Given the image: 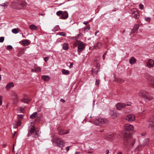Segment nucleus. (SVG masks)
Returning <instances> with one entry per match:
<instances>
[{"label":"nucleus","mask_w":154,"mask_h":154,"mask_svg":"<svg viewBox=\"0 0 154 154\" xmlns=\"http://www.w3.org/2000/svg\"><path fill=\"white\" fill-rule=\"evenodd\" d=\"M106 53H105L103 56V60H104L105 59V55H106Z\"/></svg>","instance_id":"obj_56"},{"label":"nucleus","mask_w":154,"mask_h":154,"mask_svg":"<svg viewBox=\"0 0 154 154\" xmlns=\"http://www.w3.org/2000/svg\"><path fill=\"white\" fill-rule=\"evenodd\" d=\"M95 68H93V69H92V73H93L94 72H95V69H97L96 71V74H97L98 72L100 71V69L99 67H95Z\"/></svg>","instance_id":"obj_31"},{"label":"nucleus","mask_w":154,"mask_h":154,"mask_svg":"<svg viewBox=\"0 0 154 154\" xmlns=\"http://www.w3.org/2000/svg\"><path fill=\"white\" fill-rule=\"evenodd\" d=\"M83 23L85 24L86 25L87 24V21H85Z\"/></svg>","instance_id":"obj_61"},{"label":"nucleus","mask_w":154,"mask_h":154,"mask_svg":"<svg viewBox=\"0 0 154 154\" xmlns=\"http://www.w3.org/2000/svg\"><path fill=\"white\" fill-rule=\"evenodd\" d=\"M136 60L134 57H131L130 59L129 62L131 64H134L136 62Z\"/></svg>","instance_id":"obj_23"},{"label":"nucleus","mask_w":154,"mask_h":154,"mask_svg":"<svg viewBox=\"0 0 154 154\" xmlns=\"http://www.w3.org/2000/svg\"><path fill=\"white\" fill-rule=\"evenodd\" d=\"M8 2H5V3H3L2 4H1L0 6H4V7H7L8 6Z\"/></svg>","instance_id":"obj_43"},{"label":"nucleus","mask_w":154,"mask_h":154,"mask_svg":"<svg viewBox=\"0 0 154 154\" xmlns=\"http://www.w3.org/2000/svg\"><path fill=\"white\" fill-rule=\"evenodd\" d=\"M130 13L132 14V17L136 19H138L140 17L139 13L136 9L131 10Z\"/></svg>","instance_id":"obj_9"},{"label":"nucleus","mask_w":154,"mask_h":154,"mask_svg":"<svg viewBox=\"0 0 154 154\" xmlns=\"http://www.w3.org/2000/svg\"><path fill=\"white\" fill-rule=\"evenodd\" d=\"M133 129V126L129 124H126L124 127V129L125 130L124 139L127 140L128 142H129V140H127V139L129 138V140H130V137H131V135L130 132L132 131Z\"/></svg>","instance_id":"obj_2"},{"label":"nucleus","mask_w":154,"mask_h":154,"mask_svg":"<svg viewBox=\"0 0 154 154\" xmlns=\"http://www.w3.org/2000/svg\"><path fill=\"white\" fill-rule=\"evenodd\" d=\"M24 115H18V119H20L21 120L23 119Z\"/></svg>","instance_id":"obj_39"},{"label":"nucleus","mask_w":154,"mask_h":154,"mask_svg":"<svg viewBox=\"0 0 154 154\" xmlns=\"http://www.w3.org/2000/svg\"><path fill=\"white\" fill-rule=\"evenodd\" d=\"M115 81L119 83H122L124 82L123 80L119 78H116Z\"/></svg>","instance_id":"obj_35"},{"label":"nucleus","mask_w":154,"mask_h":154,"mask_svg":"<svg viewBox=\"0 0 154 154\" xmlns=\"http://www.w3.org/2000/svg\"><path fill=\"white\" fill-rule=\"evenodd\" d=\"M12 48V46L11 45H8L7 47V50H10Z\"/></svg>","instance_id":"obj_44"},{"label":"nucleus","mask_w":154,"mask_h":154,"mask_svg":"<svg viewBox=\"0 0 154 154\" xmlns=\"http://www.w3.org/2000/svg\"><path fill=\"white\" fill-rule=\"evenodd\" d=\"M49 57H47L45 58L44 60L46 62H47L49 60Z\"/></svg>","instance_id":"obj_49"},{"label":"nucleus","mask_w":154,"mask_h":154,"mask_svg":"<svg viewBox=\"0 0 154 154\" xmlns=\"http://www.w3.org/2000/svg\"><path fill=\"white\" fill-rule=\"evenodd\" d=\"M19 112L24 113L25 112L24 109L22 107H20L19 110Z\"/></svg>","instance_id":"obj_42"},{"label":"nucleus","mask_w":154,"mask_h":154,"mask_svg":"<svg viewBox=\"0 0 154 154\" xmlns=\"http://www.w3.org/2000/svg\"><path fill=\"white\" fill-rule=\"evenodd\" d=\"M69 146H68L66 148V150L67 152H68L69 150Z\"/></svg>","instance_id":"obj_54"},{"label":"nucleus","mask_w":154,"mask_h":154,"mask_svg":"<svg viewBox=\"0 0 154 154\" xmlns=\"http://www.w3.org/2000/svg\"><path fill=\"white\" fill-rule=\"evenodd\" d=\"M86 27H85V29H84V32H85L86 31Z\"/></svg>","instance_id":"obj_63"},{"label":"nucleus","mask_w":154,"mask_h":154,"mask_svg":"<svg viewBox=\"0 0 154 154\" xmlns=\"http://www.w3.org/2000/svg\"><path fill=\"white\" fill-rule=\"evenodd\" d=\"M116 107L117 110H121L122 108L125 107V105L124 103H118L116 104Z\"/></svg>","instance_id":"obj_13"},{"label":"nucleus","mask_w":154,"mask_h":154,"mask_svg":"<svg viewBox=\"0 0 154 154\" xmlns=\"http://www.w3.org/2000/svg\"><path fill=\"white\" fill-rule=\"evenodd\" d=\"M125 119L128 122L133 121L135 119V116L134 114H129L126 117Z\"/></svg>","instance_id":"obj_10"},{"label":"nucleus","mask_w":154,"mask_h":154,"mask_svg":"<svg viewBox=\"0 0 154 154\" xmlns=\"http://www.w3.org/2000/svg\"><path fill=\"white\" fill-rule=\"evenodd\" d=\"M20 29L18 28H14L12 29V32L14 34H16L18 32Z\"/></svg>","instance_id":"obj_36"},{"label":"nucleus","mask_w":154,"mask_h":154,"mask_svg":"<svg viewBox=\"0 0 154 154\" xmlns=\"http://www.w3.org/2000/svg\"><path fill=\"white\" fill-rule=\"evenodd\" d=\"M4 40V37H0V42H3Z\"/></svg>","instance_id":"obj_46"},{"label":"nucleus","mask_w":154,"mask_h":154,"mask_svg":"<svg viewBox=\"0 0 154 154\" xmlns=\"http://www.w3.org/2000/svg\"><path fill=\"white\" fill-rule=\"evenodd\" d=\"M142 146H143L142 145H138L136 148L135 150V152H136L137 151H138L139 149H140L141 147Z\"/></svg>","instance_id":"obj_38"},{"label":"nucleus","mask_w":154,"mask_h":154,"mask_svg":"<svg viewBox=\"0 0 154 154\" xmlns=\"http://www.w3.org/2000/svg\"><path fill=\"white\" fill-rule=\"evenodd\" d=\"M145 20L148 22H149L151 20V18L150 17H146L145 18Z\"/></svg>","instance_id":"obj_45"},{"label":"nucleus","mask_w":154,"mask_h":154,"mask_svg":"<svg viewBox=\"0 0 154 154\" xmlns=\"http://www.w3.org/2000/svg\"><path fill=\"white\" fill-rule=\"evenodd\" d=\"M30 100H29L27 98H23L21 99L22 102L26 103H28V102Z\"/></svg>","instance_id":"obj_34"},{"label":"nucleus","mask_w":154,"mask_h":154,"mask_svg":"<svg viewBox=\"0 0 154 154\" xmlns=\"http://www.w3.org/2000/svg\"><path fill=\"white\" fill-rule=\"evenodd\" d=\"M130 140H129V142H128L127 141V140H125L124 139V140L125 141H126V142L128 143H131V146H133L135 143V140H133V139H132V138H131V137H130ZM127 140H129V138H128L127 139Z\"/></svg>","instance_id":"obj_20"},{"label":"nucleus","mask_w":154,"mask_h":154,"mask_svg":"<svg viewBox=\"0 0 154 154\" xmlns=\"http://www.w3.org/2000/svg\"><path fill=\"white\" fill-rule=\"evenodd\" d=\"M139 27V26L138 25L136 24L135 25L133 28L131 29V33H134L135 32L137 31V30L138 29Z\"/></svg>","instance_id":"obj_21"},{"label":"nucleus","mask_w":154,"mask_h":154,"mask_svg":"<svg viewBox=\"0 0 154 154\" xmlns=\"http://www.w3.org/2000/svg\"><path fill=\"white\" fill-rule=\"evenodd\" d=\"M68 17V14L66 11H65L63 12V13L62 14L60 18L62 19H66Z\"/></svg>","instance_id":"obj_17"},{"label":"nucleus","mask_w":154,"mask_h":154,"mask_svg":"<svg viewBox=\"0 0 154 154\" xmlns=\"http://www.w3.org/2000/svg\"><path fill=\"white\" fill-rule=\"evenodd\" d=\"M87 116L91 119V120L88 121L89 122L93 123L97 125L100 126L107 122V120L106 119L96 117L94 116L92 117L91 116L89 115V114L87 115Z\"/></svg>","instance_id":"obj_1"},{"label":"nucleus","mask_w":154,"mask_h":154,"mask_svg":"<svg viewBox=\"0 0 154 154\" xmlns=\"http://www.w3.org/2000/svg\"><path fill=\"white\" fill-rule=\"evenodd\" d=\"M116 136L114 134L110 132L107 134L106 137V139L108 140H111L113 139Z\"/></svg>","instance_id":"obj_11"},{"label":"nucleus","mask_w":154,"mask_h":154,"mask_svg":"<svg viewBox=\"0 0 154 154\" xmlns=\"http://www.w3.org/2000/svg\"><path fill=\"white\" fill-rule=\"evenodd\" d=\"M22 124V120L20 119H18L17 121H15L13 123V127L14 128H17L18 126L21 125Z\"/></svg>","instance_id":"obj_12"},{"label":"nucleus","mask_w":154,"mask_h":154,"mask_svg":"<svg viewBox=\"0 0 154 154\" xmlns=\"http://www.w3.org/2000/svg\"><path fill=\"white\" fill-rule=\"evenodd\" d=\"M22 36L23 38H25V36H24L23 33H22Z\"/></svg>","instance_id":"obj_64"},{"label":"nucleus","mask_w":154,"mask_h":154,"mask_svg":"<svg viewBox=\"0 0 154 154\" xmlns=\"http://www.w3.org/2000/svg\"><path fill=\"white\" fill-rule=\"evenodd\" d=\"M69 129L65 130H64L63 129H60V130H59L58 131L59 134L61 135L68 134L69 133Z\"/></svg>","instance_id":"obj_14"},{"label":"nucleus","mask_w":154,"mask_h":154,"mask_svg":"<svg viewBox=\"0 0 154 154\" xmlns=\"http://www.w3.org/2000/svg\"><path fill=\"white\" fill-rule=\"evenodd\" d=\"M80 152H76L75 153V154H80Z\"/></svg>","instance_id":"obj_60"},{"label":"nucleus","mask_w":154,"mask_h":154,"mask_svg":"<svg viewBox=\"0 0 154 154\" xmlns=\"http://www.w3.org/2000/svg\"><path fill=\"white\" fill-rule=\"evenodd\" d=\"M60 101L63 103H65L66 102L65 100L63 99H60Z\"/></svg>","instance_id":"obj_53"},{"label":"nucleus","mask_w":154,"mask_h":154,"mask_svg":"<svg viewBox=\"0 0 154 154\" xmlns=\"http://www.w3.org/2000/svg\"><path fill=\"white\" fill-rule=\"evenodd\" d=\"M37 116V112H34L30 116V117L31 119H34Z\"/></svg>","instance_id":"obj_27"},{"label":"nucleus","mask_w":154,"mask_h":154,"mask_svg":"<svg viewBox=\"0 0 154 154\" xmlns=\"http://www.w3.org/2000/svg\"><path fill=\"white\" fill-rule=\"evenodd\" d=\"M62 72L63 74L65 75H68L69 73V70L63 69L62 70Z\"/></svg>","instance_id":"obj_33"},{"label":"nucleus","mask_w":154,"mask_h":154,"mask_svg":"<svg viewBox=\"0 0 154 154\" xmlns=\"http://www.w3.org/2000/svg\"><path fill=\"white\" fill-rule=\"evenodd\" d=\"M100 80L98 79H96L95 84L97 86H98L100 84Z\"/></svg>","instance_id":"obj_40"},{"label":"nucleus","mask_w":154,"mask_h":154,"mask_svg":"<svg viewBox=\"0 0 154 154\" xmlns=\"http://www.w3.org/2000/svg\"><path fill=\"white\" fill-rule=\"evenodd\" d=\"M125 107L126 106H129L131 105V102H128V103H125Z\"/></svg>","instance_id":"obj_50"},{"label":"nucleus","mask_w":154,"mask_h":154,"mask_svg":"<svg viewBox=\"0 0 154 154\" xmlns=\"http://www.w3.org/2000/svg\"><path fill=\"white\" fill-rule=\"evenodd\" d=\"M14 86V83L13 82H11L8 83L6 86V88L8 90L10 88L13 87Z\"/></svg>","instance_id":"obj_19"},{"label":"nucleus","mask_w":154,"mask_h":154,"mask_svg":"<svg viewBox=\"0 0 154 154\" xmlns=\"http://www.w3.org/2000/svg\"><path fill=\"white\" fill-rule=\"evenodd\" d=\"M112 119H114L116 117L119 116V114L114 111H112L110 113Z\"/></svg>","instance_id":"obj_15"},{"label":"nucleus","mask_w":154,"mask_h":154,"mask_svg":"<svg viewBox=\"0 0 154 154\" xmlns=\"http://www.w3.org/2000/svg\"><path fill=\"white\" fill-rule=\"evenodd\" d=\"M149 126V128L154 129V116H151L150 117L148 120Z\"/></svg>","instance_id":"obj_8"},{"label":"nucleus","mask_w":154,"mask_h":154,"mask_svg":"<svg viewBox=\"0 0 154 154\" xmlns=\"http://www.w3.org/2000/svg\"><path fill=\"white\" fill-rule=\"evenodd\" d=\"M85 46H84L83 42H82L80 45L78 46V51L79 53L82 51L85 48Z\"/></svg>","instance_id":"obj_16"},{"label":"nucleus","mask_w":154,"mask_h":154,"mask_svg":"<svg viewBox=\"0 0 154 154\" xmlns=\"http://www.w3.org/2000/svg\"><path fill=\"white\" fill-rule=\"evenodd\" d=\"M26 5V3L23 0H15L11 3V6L14 9H19L22 8Z\"/></svg>","instance_id":"obj_3"},{"label":"nucleus","mask_w":154,"mask_h":154,"mask_svg":"<svg viewBox=\"0 0 154 154\" xmlns=\"http://www.w3.org/2000/svg\"><path fill=\"white\" fill-rule=\"evenodd\" d=\"M139 7L140 9L142 10L143 9L144 6L142 4H140L139 5Z\"/></svg>","instance_id":"obj_48"},{"label":"nucleus","mask_w":154,"mask_h":154,"mask_svg":"<svg viewBox=\"0 0 154 154\" xmlns=\"http://www.w3.org/2000/svg\"><path fill=\"white\" fill-rule=\"evenodd\" d=\"M60 35L63 36H66V34L65 33H63V32H61Z\"/></svg>","instance_id":"obj_51"},{"label":"nucleus","mask_w":154,"mask_h":154,"mask_svg":"<svg viewBox=\"0 0 154 154\" xmlns=\"http://www.w3.org/2000/svg\"><path fill=\"white\" fill-rule=\"evenodd\" d=\"M99 32V30H97V31L95 32V35H97V33Z\"/></svg>","instance_id":"obj_59"},{"label":"nucleus","mask_w":154,"mask_h":154,"mask_svg":"<svg viewBox=\"0 0 154 154\" xmlns=\"http://www.w3.org/2000/svg\"><path fill=\"white\" fill-rule=\"evenodd\" d=\"M52 141L53 143H55L56 145L60 147L62 149L65 145V143L59 138H57L55 140H52Z\"/></svg>","instance_id":"obj_7"},{"label":"nucleus","mask_w":154,"mask_h":154,"mask_svg":"<svg viewBox=\"0 0 154 154\" xmlns=\"http://www.w3.org/2000/svg\"><path fill=\"white\" fill-rule=\"evenodd\" d=\"M22 44L24 46H26L30 44V42L28 39H25L22 41Z\"/></svg>","instance_id":"obj_22"},{"label":"nucleus","mask_w":154,"mask_h":154,"mask_svg":"<svg viewBox=\"0 0 154 154\" xmlns=\"http://www.w3.org/2000/svg\"><path fill=\"white\" fill-rule=\"evenodd\" d=\"M82 42H80V41H75L74 42V46L75 47L77 46H79V45H80V44Z\"/></svg>","instance_id":"obj_29"},{"label":"nucleus","mask_w":154,"mask_h":154,"mask_svg":"<svg viewBox=\"0 0 154 154\" xmlns=\"http://www.w3.org/2000/svg\"><path fill=\"white\" fill-rule=\"evenodd\" d=\"M35 68L37 72H40L41 70V69L39 67H36Z\"/></svg>","instance_id":"obj_41"},{"label":"nucleus","mask_w":154,"mask_h":154,"mask_svg":"<svg viewBox=\"0 0 154 154\" xmlns=\"http://www.w3.org/2000/svg\"><path fill=\"white\" fill-rule=\"evenodd\" d=\"M63 13V11H58L56 13V14L58 16H60L61 15H62Z\"/></svg>","instance_id":"obj_37"},{"label":"nucleus","mask_w":154,"mask_h":154,"mask_svg":"<svg viewBox=\"0 0 154 154\" xmlns=\"http://www.w3.org/2000/svg\"><path fill=\"white\" fill-rule=\"evenodd\" d=\"M63 48L64 50H66L68 49V45L67 44L65 43L63 45Z\"/></svg>","instance_id":"obj_30"},{"label":"nucleus","mask_w":154,"mask_h":154,"mask_svg":"<svg viewBox=\"0 0 154 154\" xmlns=\"http://www.w3.org/2000/svg\"><path fill=\"white\" fill-rule=\"evenodd\" d=\"M106 154H109V149H107L106 150Z\"/></svg>","instance_id":"obj_57"},{"label":"nucleus","mask_w":154,"mask_h":154,"mask_svg":"<svg viewBox=\"0 0 154 154\" xmlns=\"http://www.w3.org/2000/svg\"><path fill=\"white\" fill-rule=\"evenodd\" d=\"M39 134L38 131H35V127L32 125L29 129L27 136L30 137L32 136L33 137L36 138L39 136Z\"/></svg>","instance_id":"obj_5"},{"label":"nucleus","mask_w":154,"mask_h":154,"mask_svg":"<svg viewBox=\"0 0 154 154\" xmlns=\"http://www.w3.org/2000/svg\"><path fill=\"white\" fill-rule=\"evenodd\" d=\"M3 97L2 96H0V105L1 106L2 104Z\"/></svg>","instance_id":"obj_47"},{"label":"nucleus","mask_w":154,"mask_h":154,"mask_svg":"<svg viewBox=\"0 0 154 154\" xmlns=\"http://www.w3.org/2000/svg\"><path fill=\"white\" fill-rule=\"evenodd\" d=\"M90 29V26L89 25H87V29L89 30Z\"/></svg>","instance_id":"obj_58"},{"label":"nucleus","mask_w":154,"mask_h":154,"mask_svg":"<svg viewBox=\"0 0 154 154\" xmlns=\"http://www.w3.org/2000/svg\"><path fill=\"white\" fill-rule=\"evenodd\" d=\"M29 28L32 30H36L38 29L37 27L34 24L30 25Z\"/></svg>","instance_id":"obj_24"},{"label":"nucleus","mask_w":154,"mask_h":154,"mask_svg":"<svg viewBox=\"0 0 154 154\" xmlns=\"http://www.w3.org/2000/svg\"><path fill=\"white\" fill-rule=\"evenodd\" d=\"M15 97L14 99L13 103L14 105H16L18 102V98L17 96L16 95L14 96Z\"/></svg>","instance_id":"obj_26"},{"label":"nucleus","mask_w":154,"mask_h":154,"mask_svg":"<svg viewBox=\"0 0 154 154\" xmlns=\"http://www.w3.org/2000/svg\"><path fill=\"white\" fill-rule=\"evenodd\" d=\"M117 154H122V152H119L117 153Z\"/></svg>","instance_id":"obj_62"},{"label":"nucleus","mask_w":154,"mask_h":154,"mask_svg":"<svg viewBox=\"0 0 154 154\" xmlns=\"http://www.w3.org/2000/svg\"><path fill=\"white\" fill-rule=\"evenodd\" d=\"M73 65V63H70V66H69V67L70 68H72V66Z\"/></svg>","instance_id":"obj_52"},{"label":"nucleus","mask_w":154,"mask_h":154,"mask_svg":"<svg viewBox=\"0 0 154 154\" xmlns=\"http://www.w3.org/2000/svg\"><path fill=\"white\" fill-rule=\"evenodd\" d=\"M145 76L147 80L149 85L154 88V77L148 73H145Z\"/></svg>","instance_id":"obj_6"},{"label":"nucleus","mask_w":154,"mask_h":154,"mask_svg":"<svg viewBox=\"0 0 154 154\" xmlns=\"http://www.w3.org/2000/svg\"><path fill=\"white\" fill-rule=\"evenodd\" d=\"M149 140L148 139H145L144 141V143L142 145L143 146H144L146 145H149Z\"/></svg>","instance_id":"obj_32"},{"label":"nucleus","mask_w":154,"mask_h":154,"mask_svg":"<svg viewBox=\"0 0 154 154\" xmlns=\"http://www.w3.org/2000/svg\"><path fill=\"white\" fill-rule=\"evenodd\" d=\"M102 46V44L100 42H98L96 45L95 48L96 49L100 48Z\"/></svg>","instance_id":"obj_28"},{"label":"nucleus","mask_w":154,"mask_h":154,"mask_svg":"<svg viewBox=\"0 0 154 154\" xmlns=\"http://www.w3.org/2000/svg\"><path fill=\"white\" fill-rule=\"evenodd\" d=\"M138 94L139 96L145 99L147 101H150L153 99V97L150 95L148 92L144 90L139 91Z\"/></svg>","instance_id":"obj_4"},{"label":"nucleus","mask_w":154,"mask_h":154,"mask_svg":"<svg viewBox=\"0 0 154 154\" xmlns=\"http://www.w3.org/2000/svg\"><path fill=\"white\" fill-rule=\"evenodd\" d=\"M147 65L149 68H152L154 66V61L152 59H150L147 62Z\"/></svg>","instance_id":"obj_18"},{"label":"nucleus","mask_w":154,"mask_h":154,"mask_svg":"<svg viewBox=\"0 0 154 154\" xmlns=\"http://www.w3.org/2000/svg\"><path fill=\"white\" fill-rule=\"evenodd\" d=\"M31 70L33 72H37L35 68V69H32Z\"/></svg>","instance_id":"obj_55"},{"label":"nucleus","mask_w":154,"mask_h":154,"mask_svg":"<svg viewBox=\"0 0 154 154\" xmlns=\"http://www.w3.org/2000/svg\"><path fill=\"white\" fill-rule=\"evenodd\" d=\"M42 78V79L45 81H48L50 79V77L48 75H43Z\"/></svg>","instance_id":"obj_25"}]
</instances>
